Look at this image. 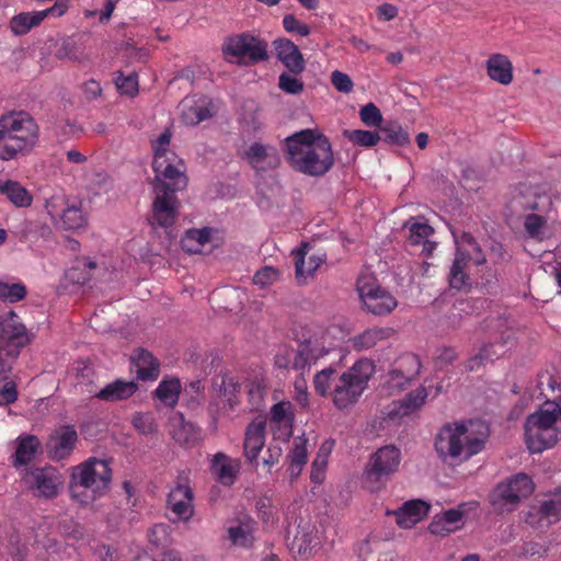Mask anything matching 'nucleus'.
Instances as JSON below:
<instances>
[{
  "instance_id": "c9c22d12",
  "label": "nucleus",
  "mask_w": 561,
  "mask_h": 561,
  "mask_svg": "<svg viewBox=\"0 0 561 561\" xmlns=\"http://www.w3.org/2000/svg\"><path fill=\"white\" fill-rule=\"evenodd\" d=\"M320 354V351L313 347L310 342L300 343L298 350L294 353L290 368L304 373L316 364Z\"/></svg>"
},
{
  "instance_id": "c756f323",
  "label": "nucleus",
  "mask_w": 561,
  "mask_h": 561,
  "mask_svg": "<svg viewBox=\"0 0 561 561\" xmlns=\"http://www.w3.org/2000/svg\"><path fill=\"white\" fill-rule=\"evenodd\" d=\"M488 76L501 84L507 85L513 81V65L507 56L493 54L486 61Z\"/></svg>"
},
{
  "instance_id": "864d4df0",
  "label": "nucleus",
  "mask_w": 561,
  "mask_h": 561,
  "mask_svg": "<svg viewBox=\"0 0 561 561\" xmlns=\"http://www.w3.org/2000/svg\"><path fill=\"white\" fill-rule=\"evenodd\" d=\"M115 84L122 94L134 96L138 93V76L131 72L124 76L122 72L115 78Z\"/></svg>"
},
{
  "instance_id": "7ed1b4c3",
  "label": "nucleus",
  "mask_w": 561,
  "mask_h": 561,
  "mask_svg": "<svg viewBox=\"0 0 561 561\" xmlns=\"http://www.w3.org/2000/svg\"><path fill=\"white\" fill-rule=\"evenodd\" d=\"M525 440L533 454L553 447L561 439V394L547 400L537 412L527 416Z\"/></svg>"
},
{
  "instance_id": "2eb2a0df",
  "label": "nucleus",
  "mask_w": 561,
  "mask_h": 561,
  "mask_svg": "<svg viewBox=\"0 0 561 561\" xmlns=\"http://www.w3.org/2000/svg\"><path fill=\"white\" fill-rule=\"evenodd\" d=\"M167 506L183 522H188L194 515V492L191 486L190 472L181 471L167 497Z\"/></svg>"
},
{
  "instance_id": "b1692460",
  "label": "nucleus",
  "mask_w": 561,
  "mask_h": 561,
  "mask_svg": "<svg viewBox=\"0 0 561 561\" xmlns=\"http://www.w3.org/2000/svg\"><path fill=\"white\" fill-rule=\"evenodd\" d=\"M427 397V391L424 387H420L409 392L402 400L393 401L387 412V416L391 421H396L405 415H410L420 409Z\"/></svg>"
},
{
  "instance_id": "f8f14e48",
  "label": "nucleus",
  "mask_w": 561,
  "mask_h": 561,
  "mask_svg": "<svg viewBox=\"0 0 561 561\" xmlns=\"http://www.w3.org/2000/svg\"><path fill=\"white\" fill-rule=\"evenodd\" d=\"M356 288L366 310L373 314H389L398 306L397 299L371 276L358 277Z\"/></svg>"
},
{
  "instance_id": "58836bf2",
  "label": "nucleus",
  "mask_w": 561,
  "mask_h": 561,
  "mask_svg": "<svg viewBox=\"0 0 561 561\" xmlns=\"http://www.w3.org/2000/svg\"><path fill=\"white\" fill-rule=\"evenodd\" d=\"M545 214L531 213L524 217V229L530 239L542 241L547 238L548 220Z\"/></svg>"
},
{
  "instance_id": "20e7f679",
  "label": "nucleus",
  "mask_w": 561,
  "mask_h": 561,
  "mask_svg": "<svg viewBox=\"0 0 561 561\" xmlns=\"http://www.w3.org/2000/svg\"><path fill=\"white\" fill-rule=\"evenodd\" d=\"M112 481V469L106 460L90 458L72 468L69 492L80 506H89L105 494Z\"/></svg>"
},
{
  "instance_id": "39448f33",
  "label": "nucleus",
  "mask_w": 561,
  "mask_h": 561,
  "mask_svg": "<svg viewBox=\"0 0 561 561\" xmlns=\"http://www.w3.org/2000/svg\"><path fill=\"white\" fill-rule=\"evenodd\" d=\"M39 128L26 112H11L0 117V159L11 160L30 151L37 142Z\"/></svg>"
},
{
  "instance_id": "774afa93",
  "label": "nucleus",
  "mask_w": 561,
  "mask_h": 561,
  "mask_svg": "<svg viewBox=\"0 0 561 561\" xmlns=\"http://www.w3.org/2000/svg\"><path fill=\"white\" fill-rule=\"evenodd\" d=\"M82 91L88 100H95L102 93V88L99 81L90 79L82 85Z\"/></svg>"
},
{
  "instance_id": "13d9d810",
  "label": "nucleus",
  "mask_w": 561,
  "mask_h": 561,
  "mask_svg": "<svg viewBox=\"0 0 561 561\" xmlns=\"http://www.w3.org/2000/svg\"><path fill=\"white\" fill-rule=\"evenodd\" d=\"M278 87L288 94H298L304 90V82L289 73H282L278 78Z\"/></svg>"
},
{
  "instance_id": "cd10ccee",
  "label": "nucleus",
  "mask_w": 561,
  "mask_h": 561,
  "mask_svg": "<svg viewBox=\"0 0 561 561\" xmlns=\"http://www.w3.org/2000/svg\"><path fill=\"white\" fill-rule=\"evenodd\" d=\"M137 389L135 381L116 379L98 391L94 397L105 402H116L130 398Z\"/></svg>"
},
{
  "instance_id": "ea45409f",
  "label": "nucleus",
  "mask_w": 561,
  "mask_h": 561,
  "mask_svg": "<svg viewBox=\"0 0 561 561\" xmlns=\"http://www.w3.org/2000/svg\"><path fill=\"white\" fill-rule=\"evenodd\" d=\"M12 363L9 362L8 371L0 366V405L11 404L18 399L16 385L11 378Z\"/></svg>"
},
{
  "instance_id": "338daca9",
  "label": "nucleus",
  "mask_w": 561,
  "mask_h": 561,
  "mask_svg": "<svg viewBox=\"0 0 561 561\" xmlns=\"http://www.w3.org/2000/svg\"><path fill=\"white\" fill-rule=\"evenodd\" d=\"M267 456L263 458V463L266 466H273L277 463L283 455V449L279 443H271L266 450Z\"/></svg>"
},
{
  "instance_id": "052dcab7",
  "label": "nucleus",
  "mask_w": 561,
  "mask_h": 561,
  "mask_svg": "<svg viewBox=\"0 0 561 561\" xmlns=\"http://www.w3.org/2000/svg\"><path fill=\"white\" fill-rule=\"evenodd\" d=\"M131 423L134 427L141 434H151L156 431L153 419L147 413H136L133 416Z\"/></svg>"
},
{
  "instance_id": "f03ea898",
  "label": "nucleus",
  "mask_w": 561,
  "mask_h": 561,
  "mask_svg": "<svg viewBox=\"0 0 561 561\" xmlns=\"http://www.w3.org/2000/svg\"><path fill=\"white\" fill-rule=\"evenodd\" d=\"M286 159L297 172L322 176L334 164L330 140L314 129H302L285 139Z\"/></svg>"
},
{
  "instance_id": "0e129e2a",
  "label": "nucleus",
  "mask_w": 561,
  "mask_h": 561,
  "mask_svg": "<svg viewBox=\"0 0 561 561\" xmlns=\"http://www.w3.org/2000/svg\"><path fill=\"white\" fill-rule=\"evenodd\" d=\"M488 362H493V355L488 354V347H482L478 354L468 359L466 367L469 371H476Z\"/></svg>"
},
{
  "instance_id": "7c9ffc66",
  "label": "nucleus",
  "mask_w": 561,
  "mask_h": 561,
  "mask_svg": "<svg viewBox=\"0 0 561 561\" xmlns=\"http://www.w3.org/2000/svg\"><path fill=\"white\" fill-rule=\"evenodd\" d=\"M393 330L390 328H370L352 339L354 350L362 352L376 346L379 342L390 339Z\"/></svg>"
},
{
  "instance_id": "a211bd4d",
  "label": "nucleus",
  "mask_w": 561,
  "mask_h": 561,
  "mask_svg": "<svg viewBox=\"0 0 561 561\" xmlns=\"http://www.w3.org/2000/svg\"><path fill=\"white\" fill-rule=\"evenodd\" d=\"M181 121L185 125L195 126L215 114L214 103L206 96H186L180 105Z\"/></svg>"
},
{
  "instance_id": "3c124183",
  "label": "nucleus",
  "mask_w": 561,
  "mask_h": 561,
  "mask_svg": "<svg viewBox=\"0 0 561 561\" xmlns=\"http://www.w3.org/2000/svg\"><path fill=\"white\" fill-rule=\"evenodd\" d=\"M537 388L541 396L548 397V392H556L561 394V378L553 375L549 370L538 374Z\"/></svg>"
},
{
  "instance_id": "79ce46f5",
  "label": "nucleus",
  "mask_w": 561,
  "mask_h": 561,
  "mask_svg": "<svg viewBox=\"0 0 561 561\" xmlns=\"http://www.w3.org/2000/svg\"><path fill=\"white\" fill-rule=\"evenodd\" d=\"M381 133L383 140L391 145L404 147L411 142L409 133L397 122H388L381 127Z\"/></svg>"
},
{
  "instance_id": "72a5a7b5",
  "label": "nucleus",
  "mask_w": 561,
  "mask_h": 561,
  "mask_svg": "<svg viewBox=\"0 0 561 561\" xmlns=\"http://www.w3.org/2000/svg\"><path fill=\"white\" fill-rule=\"evenodd\" d=\"M213 228L188 229L181 239V247L187 253H201L204 247L210 242Z\"/></svg>"
},
{
  "instance_id": "393cba45",
  "label": "nucleus",
  "mask_w": 561,
  "mask_h": 561,
  "mask_svg": "<svg viewBox=\"0 0 561 561\" xmlns=\"http://www.w3.org/2000/svg\"><path fill=\"white\" fill-rule=\"evenodd\" d=\"M409 228V241L413 245L423 244V252L431 255L436 247L435 242L430 241L434 233V228L423 217L411 218L404 224Z\"/></svg>"
},
{
  "instance_id": "6ab92c4d",
  "label": "nucleus",
  "mask_w": 561,
  "mask_h": 561,
  "mask_svg": "<svg viewBox=\"0 0 561 561\" xmlns=\"http://www.w3.org/2000/svg\"><path fill=\"white\" fill-rule=\"evenodd\" d=\"M78 433L72 425H62L51 433L47 442L48 453L54 460H64L73 451Z\"/></svg>"
},
{
  "instance_id": "aec40b11",
  "label": "nucleus",
  "mask_w": 561,
  "mask_h": 561,
  "mask_svg": "<svg viewBox=\"0 0 561 561\" xmlns=\"http://www.w3.org/2000/svg\"><path fill=\"white\" fill-rule=\"evenodd\" d=\"M273 45L277 58L288 69L289 72L293 75H299L305 70L306 62L304 56L300 53L298 46L295 45L290 39L278 38L274 41Z\"/></svg>"
},
{
  "instance_id": "09e8293b",
  "label": "nucleus",
  "mask_w": 561,
  "mask_h": 561,
  "mask_svg": "<svg viewBox=\"0 0 561 561\" xmlns=\"http://www.w3.org/2000/svg\"><path fill=\"white\" fill-rule=\"evenodd\" d=\"M245 41H252V35L249 33H241L228 37L222 45L224 54L243 58V47Z\"/></svg>"
},
{
  "instance_id": "5701e85b",
  "label": "nucleus",
  "mask_w": 561,
  "mask_h": 561,
  "mask_svg": "<svg viewBox=\"0 0 561 561\" xmlns=\"http://www.w3.org/2000/svg\"><path fill=\"white\" fill-rule=\"evenodd\" d=\"M265 445V423L251 422L244 433L243 455L249 463H254Z\"/></svg>"
},
{
  "instance_id": "bb28decb",
  "label": "nucleus",
  "mask_w": 561,
  "mask_h": 561,
  "mask_svg": "<svg viewBox=\"0 0 561 561\" xmlns=\"http://www.w3.org/2000/svg\"><path fill=\"white\" fill-rule=\"evenodd\" d=\"M41 449V442L35 435H24L16 439V448L11 456V463L19 469L30 465Z\"/></svg>"
},
{
  "instance_id": "412c9836",
  "label": "nucleus",
  "mask_w": 561,
  "mask_h": 561,
  "mask_svg": "<svg viewBox=\"0 0 561 561\" xmlns=\"http://www.w3.org/2000/svg\"><path fill=\"white\" fill-rule=\"evenodd\" d=\"M307 243H302L301 247L294 251L295 260V277L299 285L306 284L309 277H312L314 272L325 262V253L311 255L306 263L307 255Z\"/></svg>"
},
{
  "instance_id": "c85d7f7f",
  "label": "nucleus",
  "mask_w": 561,
  "mask_h": 561,
  "mask_svg": "<svg viewBox=\"0 0 561 561\" xmlns=\"http://www.w3.org/2000/svg\"><path fill=\"white\" fill-rule=\"evenodd\" d=\"M136 375L140 380H154L160 373V364L151 353L139 348L131 357Z\"/></svg>"
},
{
  "instance_id": "ddd939ff",
  "label": "nucleus",
  "mask_w": 561,
  "mask_h": 561,
  "mask_svg": "<svg viewBox=\"0 0 561 561\" xmlns=\"http://www.w3.org/2000/svg\"><path fill=\"white\" fill-rule=\"evenodd\" d=\"M21 477L37 497L54 499L62 485L60 472L51 466L24 468Z\"/></svg>"
},
{
  "instance_id": "dca6fc26",
  "label": "nucleus",
  "mask_w": 561,
  "mask_h": 561,
  "mask_svg": "<svg viewBox=\"0 0 561 561\" xmlns=\"http://www.w3.org/2000/svg\"><path fill=\"white\" fill-rule=\"evenodd\" d=\"M241 157L256 172L275 170L280 164L278 150L274 146L264 145L259 141L252 142Z\"/></svg>"
},
{
  "instance_id": "9d476101",
  "label": "nucleus",
  "mask_w": 561,
  "mask_h": 561,
  "mask_svg": "<svg viewBox=\"0 0 561 561\" xmlns=\"http://www.w3.org/2000/svg\"><path fill=\"white\" fill-rule=\"evenodd\" d=\"M534 490L531 479L518 473L499 483L490 494V503L496 512H510Z\"/></svg>"
},
{
  "instance_id": "6e6d98bb",
  "label": "nucleus",
  "mask_w": 561,
  "mask_h": 561,
  "mask_svg": "<svg viewBox=\"0 0 561 561\" xmlns=\"http://www.w3.org/2000/svg\"><path fill=\"white\" fill-rule=\"evenodd\" d=\"M308 440L305 437L298 436L294 439V448L288 455L289 462L305 466L308 459L307 450Z\"/></svg>"
},
{
  "instance_id": "c03bdc74",
  "label": "nucleus",
  "mask_w": 561,
  "mask_h": 561,
  "mask_svg": "<svg viewBox=\"0 0 561 561\" xmlns=\"http://www.w3.org/2000/svg\"><path fill=\"white\" fill-rule=\"evenodd\" d=\"M243 57H247L252 64L266 60L268 58L267 44L252 35V41L244 42Z\"/></svg>"
},
{
  "instance_id": "1a4fd4ad",
  "label": "nucleus",
  "mask_w": 561,
  "mask_h": 561,
  "mask_svg": "<svg viewBox=\"0 0 561 561\" xmlns=\"http://www.w3.org/2000/svg\"><path fill=\"white\" fill-rule=\"evenodd\" d=\"M30 341L25 325L14 311L0 316V366L8 371L9 362H14Z\"/></svg>"
},
{
  "instance_id": "4468645a",
  "label": "nucleus",
  "mask_w": 561,
  "mask_h": 561,
  "mask_svg": "<svg viewBox=\"0 0 561 561\" xmlns=\"http://www.w3.org/2000/svg\"><path fill=\"white\" fill-rule=\"evenodd\" d=\"M161 181V185L156 188L157 196L152 204V225L168 228L175 222L178 215L179 201L175 192L184 187H176L173 180Z\"/></svg>"
},
{
  "instance_id": "69168bd1",
  "label": "nucleus",
  "mask_w": 561,
  "mask_h": 561,
  "mask_svg": "<svg viewBox=\"0 0 561 561\" xmlns=\"http://www.w3.org/2000/svg\"><path fill=\"white\" fill-rule=\"evenodd\" d=\"M455 529L456 527L448 525L442 516H436L428 525L430 533L438 536H446Z\"/></svg>"
},
{
  "instance_id": "473e14b6",
  "label": "nucleus",
  "mask_w": 561,
  "mask_h": 561,
  "mask_svg": "<svg viewBox=\"0 0 561 561\" xmlns=\"http://www.w3.org/2000/svg\"><path fill=\"white\" fill-rule=\"evenodd\" d=\"M334 440L325 439L312 460L310 480L316 484H321L325 480V472L328 467L329 457L333 450Z\"/></svg>"
},
{
  "instance_id": "f3484780",
  "label": "nucleus",
  "mask_w": 561,
  "mask_h": 561,
  "mask_svg": "<svg viewBox=\"0 0 561 561\" xmlns=\"http://www.w3.org/2000/svg\"><path fill=\"white\" fill-rule=\"evenodd\" d=\"M421 369V363L415 354L408 353L399 357L396 367L389 373L387 386L393 391L402 390Z\"/></svg>"
},
{
  "instance_id": "e433bc0d",
  "label": "nucleus",
  "mask_w": 561,
  "mask_h": 561,
  "mask_svg": "<svg viewBox=\"0 0 561 561\" xmlns=\"http://www.w3.org/2000/svg\"><path fill=\"white\" fill-rule=\"evenodd\" d=\"M0 192L16 207H27L32 204V195L19 182L8 180L0 183Z\"/></svg>"
},
{
  "instance_id": "2f4dec72",
  "label": "nucleus",
  "mask_w": 561,
  "mask_h": 561,
  "mask_svg": "<svg viewBox=\"0 0 561 561\" xmlns=\"http://www.w3.org/2000/svg\"><path fill=\"white\" fill-rule=\"evenodd\" d=\"M271 425L283 428L284 435L288 438L291 435L294 422V408L289 401L275 403L270 413Z\"/></svg>"
},
{
  "instance_id": "f257e3e1",
  "label": "nucleus",
  "mask_w": 561,
  "mask_h": 561,
  "mask_svg": "<svg viewBox=\"0 0 561 561\" xmlns=\"http://www.w3.org/2000/svg\"><path fill=\"white\" fill-rule=\"evenodd\" d=\"M374 371L375 366L368 359L357 360L342 374L328 367L314 375L313 387L319 396L330 398L337 410H346L359 401Z\"/></svg>"
},
{
  "instance_id": "603ef678",
  "label": "nucleus",
  "mask_w": 561,
  "mask_h": 561,
  "mask_svg": "<svg viewBox=\"0 0 561 561\" xmlns=\"http://www.w3.org/2000/svg\"><path fill=\"white\" fill-rule=\"evenodd\" d=\"M214 387L217 389L219 396L225 397L230 401L231 397L237 391H239L240 383L238 381H236L231 376L222 375V376H219L214 381Z\"/></svg>"
},
{
  "instance_id": "e2e57ef3",
  "label": "nucleus",
  "mask_w": 561,
  "mask_h": 561,
  "mask_svg": "<svg viewBox=\"0 0 561 561\" xmlns=\"http://www.w3.org/2000/svg\"><path fill=\"white\" fill-rule=\"evenodd\" d=\"M331 82L340 92L350 93L353 90V81L350 76L339 70L332 72Z\"/></svg>"
},
{
  "instance_id": "4be33fe9",
  "label": "nucleus",
  "mask_w": 561,
  "mask_h": 561,
  "mask_svg": "<svg viewBox=\"0 0 561 561\" xmlns=\"http://www.w3.org/2000/svg\"><path fill=\"white\" fill-rule=\"evenodd\" d=\"M430 507L422 500L408 501L394 512L396 522L400 528L410 529L428 514Z\"/></svg>"
},
{
  "instance_id": "f704fd0d",
  "label": "nucleus",
  "mask_w": 561,
  "mask_h": 561,
  "mask_svg": "<svg viewBox=\"0 0 561 561\" xmlns=\"http://www.w3.org/2000/svg\"><path fill=\"white\" fill-rule=\"evenodd\" d=\"M519 204L523 209L538 211L537 214L548 213L552 206L550 196L537 187H529L522 193Z\"/></svg>"
},
{
  "instance_id": "0eeeda50",
  "label": "nucleus",
  "mask_w": 561,
  "mask_h": 561,
  "mask_svg": "<svg viewBox=\"0 0 561 561\" xmlns=\"http://www.w3.org/2000/svg\"><path fill=\"white\" fill-rule=\"evenodd\" d=\"M171 138L170 129H165L157 139L151 140L152 169L158 180H173L176 187H186L185 164L175 152L170 150Z\"/></svg>"
},
{
  "instance_id": "4c0bfd02",
  "label": "nucleus",
  "mask_w": 561,
  "mask_h": 561,
  "mask_svg": "<svg viewBox=\"0 0 561 561\" xmlns=\"http://www.w3.org/2000/svg\"><path fill=\"white\" fill-rule=\"evenodd\" d=\"M44 21L39 11L23 12L14 15L10 20V30L14 35L21 36L31 31V28L39 25Z\"/></svg>"
},
{
  "instance_id": "de8ad7c7",
  "label": "nucleus",
  "mask_w": 561,
  "mask_h": 561,
  "mask_svg": "<svg viewBox=\"0 0 561 561\" xmlns=\"http://www.w3.org/2000/svg\"><path fill=\"white\" fill-rule=\"evenodd\" d=\"M148 539L157 548L169 546L172 541L170 526L163 523L153 525L148 530Z\"/></svg>"
},
{
  "instance_id": "5fc2aeb1",
  "label": "nucleus",
  "mask_w": 561,
  "mask_h": 561,
  "mask_svg": "<svg viewBox=\"0 0 561 561\" xmlns=\"http://www.w3.org/2000/svg\"><path fill=\"white\" fill-rule=\"evenodd\" d=\"M359 117L368 127H380L382 123L381 112L374 103L364 105L359 111Z\"/></svg>"
},
{
  "instance_id": "bf43d9fd",
  "label": "nucleus",
  "mask_w": 561,
  "mask_h": 561,
  "mask_svg": "<svg viewBox=\"0 0 561 561\" xmlns=\"http://www.w3.org/2000/svg\"><path fill=\"white\" fill-rule=\"evenodd\" d=\"M283 26L288 33H297L300 36H308L310 34V27L300 22L294 14H286L283 18Z\"/></svg>"
},
{
  "instance_id": "a19ab883",
  "label": "nucleus",
  "mask_w": 561,
  "mask_h": 561,
  "mask_svg": "<svg viewBox=\"0 0 561 561\" xmlns=\"http://www.w3.org/2000/svg\"><path fill=\"white\" fill-rule=\"evenodd\" d=\"M157 398L168 407H175L181 393V382L176 378L162 380L154 391Z\"/></svg>"
},
{
  "instance_id": "6e6552de",
  "label": "nucleus",
  "mask_w": 561,
  "mask_h": 561,
  "mask_svg": "<svg viewBox=\"0 0 561 561\" xmlns=\"http://www.w3.org/2000/svg\"><path fill=\"white\" fill-rule=\"evenodd\" d=\"M457 245L454 263L449 272V283L453 288L461 289L468 285L467 270L470 264L481 265L485 256L481 247L470 232L453 233Z\"/></svg>"
},
{
  "instance_id": "9b49d317",
  "label": "nucleus",
  "mask_w": 561,
  "mask_h": 561,
  "mask_svg": "<svg viewBox=\"0 0 561 561\" xmlns=\"http://www.w3.org/2000/svg\"><path fill=\"white\" fill-rule=\"evenodd\" d=\"M400 462L401 450L394 445L378 448L366 465L364 472L366 481L380 488L398 471Z\"/></svg>"
},
{
  "instance_id": "37998d69",
  "label": "nucleus",
  "mask_w": 561,
  "mask_h": 561,
  "mask_svg": "<svg viewBox=\"0 0 561 561\" xmlns=\"http://www.w3.org/2000/svg\"><path fill=\"white\" fill-rule=\"evenodd\" d=\"M60 219L66 230H77L83 228L87 224V218L81 207L75 204L68 205L64 209Z\"/></svg>"
},
{
  "instance_id": "a18cd8bd",
  "label": "nucleus",
  "mask_w": 561,
  "mask_h": 561,
  "mask_svg": "<svg viewBox=\"0 0 561 561\" xmlns=\"http://www.w3.org/2000/svg\"><path fill=\"white\" fill-rule=\"evenodd\" d=\"M26 287L22 283H9L0 279V300L14 304L25 298Z\"/></svg>"
},
{
  "instance_id": "423d86ee",
  "label": "nucleus",
  "mask_w": 561,
  "mask_h": 561,
  "mask_svg": "<svg viewBox=\"0 0 561 561\" xmlns=\"http://www.w3.org/2000/svg\"><path fill=\"white\" fill-rule=\"evenodd\" d=\"M485 434L480 437H471L468 428L462 423H448L444 425L435 439V449L444 460L460 457L466 458L480 453L484 447Z\"/></svg>"
},
{
  "instance_id": "680f3d73",
  "label": "nucleus",
  "mask_w": 561,
  "mask_h": 561,
  "mask_svg": "<svg viewBox=\"0 0 561 561\" xmlns=\"http://www.w3.org/2000/svg\"><path fill=\"white\" fill-rule=\"evenodd\" d=\"M69 204L67 203L64 195H54L46 202V210L53 219L60 218L64 209Z\"/></svg>"
},
{
  "instance_id": "8fccbe9b",
  "label": "nucleus",
  "mask_w": 561,
  "mask_h": 561,
  "mask_svg": "<svg viewBox=\"0 0 561 561\" xmlns=\"http://www.w3.org/2000/svg\"><path fill=\"white\" fill-rule=\"evenodd\" d=\"M345 135L350 141L362 147H373L381 139L380 135L373 130H346Z\"/></svg>"
},
{
  "instance_id": "a878e982",
  "label": "nucleus",
  "mask_w": 561,
  "mask_h": 561,
  "mask_svg": "<svg viewBox=\"0 0 561 561\" xmlns=\"http://www.w3.org/2000/svg\"><path fill=\"white\" fill-rule=\"evenodd\" d=\"M240 470V460L231 459L224 453H217L210 463V471L224 485H231Z\"/></svg>"
},
{
  "instance_id": "4d7b16f0",
  "label": "nucleus",
  "mask_w": 561,
  "mask_h": 561,
  "mask_svg": "<svg viewBox=\"0 0 561 561\" xmlns=\"http://www.w3.org/2000/svg\"><path fill=\"white\" fill-rule=\"evenodd\" d=\"M279 279V271L273 266L260 268L253 276V283L261 287L270 286Z\"/></svg>"
},
{
  "instance_id": "49530a36",
  "label": "nucleus",
  "mask_w": 561,
  "mask_h": 561,
  "mask_svg": "<svg viewBox=\"0 0 561 561\" xmlns=\"http://www.w3.org/2000/svg\"><path fill=\"white\" fill-rule=\"evenodd\" d=\"M537 515L540 520L558 522L561 517V504L558 496L552 494L550 499L542 501L537 507Z\"/></svg>"
}]
</instances>
